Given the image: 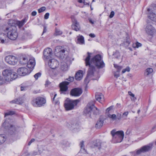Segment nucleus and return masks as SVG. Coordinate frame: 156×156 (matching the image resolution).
<instances>
[{
  "label": "nucleus",
  "mask_w": 156,
  "mask_h": 156,
  "mask_svg": "<svg viewBox=\"0 0 156 156\" xmlns=\"http://www.w3.org/2000/svg\"><path fill=\"white\" fill-rule=\"evenodd\" d=\"M44 147L43 146H41L39 148L38 152L39 154H41L44 150Z\"/></svg>",
  "instance_id": "79ce46f5"
},
{
  "label": "nucleus",
  "mask_w": 156,
  "mask_h": 156,
  "mask_svg": "<svg viewBox=\"0 0 156 156\" xmlns=\"http://www.w3.org/2000/svg\"><path fill=\"white\" fill-rule=\"evenodd\" d=\"M39 154L38 152L36 151H31L30 153L28 154V155H30L31 156H34L37 155H38Z\"/></svg>",
  "instance_id": "e433bc0d"
},
{
  "label": "nucleus",
  "mask_w": 156,
  "mask_h": 156,
  "mask_svg": "<svg viewBox=\"0 0 156 156\" xmlns=\"http://www.w3.org/2000/svg\"><path fill=\"white\" fill-rule=\"evenodd\" d=\"M15 112L14 111H7L5 113V117L8 115H11L15 114Z\"/></svg>",
  "instance_id": "c9c22d12"
},
{
  "label": "nucleus",
  "mask_w": 156,
  "mask_h": 156,
  "mask_svg": "<svg viewBox=\"0 0 156 156\" xmlns=\"http://www.w3.org/2000/svg\"><path fill=\"white\" fill-rule=\"evenodd\" d=\"M153 72V69L151 68H147V69L144 72V75L145 76H148L151 74Z\"/></svg>",
  "instance_id": "2f4dec72"
},
{
  "label": "nucleus",
  "mask_w": 156,
  "mask_h": 156,
  "mask_svg": "<svg viewBox=\"0 0 156 156\" xmlns=\"http://www.w3.org/2000/svg\"><path fill=\"white\" fill-rule=\"evenodd\" d=\"M43 54L45 58L46 59L50 58L52 55L51 49L49 48H46L44 51Z\"/></svg>",
  "instance_id": "f3484780"
},
{
  "label": "nucleus",
  "mask_w": 156,
  "mask_h": 156,
  "mask_svg": "<svg viewBox=\"0 0 156 156\" xmlns=\"http://www.w3.org/2000/svg\"><path fill=\"white\" fill-rule=\"evenodd\" d=\"M89 21L90 22V23H91L93 24L94 23V22L91 19H89Z\"/></svg>",
  "instance_id": "680f3d73"
},
{
  "label": "nucleus",
  "mask_w": 156,
  "mask_h": 156,
  "mask_svg": "<svg viewBox=\"0 0 156 156\" xmlns=\"http://www.w3.org/2000/svg\"><path fill=\"white\" fill-rule=\"evenodd\" d=\"M9 26L6 27L5 30L7 31V35L9 39L15 40L17 38L18 35L16 26L9 24Z\"/></svg>",
  "instance_id": "f03ea898"
},
{
  "label": "nucleus",
  "mask_w": 156,
  "mask_h": 156,
  "mask_svg": "<svg viewBox=\"0 0 156 156\" xmlns=\"http://www.w3.org/2000/svg\"><path fill=\"white\" fill-rule=\"evenodd\" d=\"M148 17L151 20L156 22V15L154 13L152 12L149 13Z\"/></svg>",
  "instance_id": "c756f323"
},
{
  "label": "nucleus",
  "mask_w": 156,
  "mask_h": 156,
  "mask_svg": "<svg viewBox=\"0 0 156 156\" xmlns=\"http://www.w3.org/2000/svg\"><path fill=\"white\" fill-rule=\"evenodd\" d=\"M6 62L9 64L14 65L18 62V59L16 57L13 55H9L5 58Z\"/></svg>",
  "instance_id": "1a4fd4ad"
},
{
  "label": "nucleus",
  "mask_w": 156,
  "mask_h": 156,
  "mask_svg": "<svg viewBox=\"0 0 156 156\" xmlns=\"http://www.w3.org/2000/svg\"><path fill=\"white\" fill-rule=\"evenodd\" d=\"M78 2L80 3H83L85 4V0H78Z\"/></svg>",
  "instance_id": "13d9d810"
},
{
  "label": "nucleus",
  "mask_w": 156,
  "mask_h": 156,
  "mask_svg": "<svg viewBox=\"0 0 156 156\" xmlns=\"http://www.w3.org/2000/svg\"><path fill=\"white\" fill-rule=\"evenodd\" d=\"M69 82L66 81L62 82L60 84L61 90L63 91H66L68 88L67 85H69Z\"/></svg>",
  "instance_id": "6ab92c4d"
},
{
  "label": "nucleus",
  "mask_w": 156,
  "mask_h": 156,
  "mask_svg": "<svg viewBox=\"0 0 156 156\" xmlns=\"http://www.w3.org/2000/svg\"><path fill=\"white\" fill-rule=\"evenodd\" d=\"M151 147L149 146L146 145L142 147L141 149L136 151L137 154H140L141 152H144L147 151L151 149Z\"/></svg>",
  "instance_id": "412c9836"
},
{
  "label": "nucleus",
  "mask_w": 156,
  "mask_h": 156,
  "mask_svg": "<svg viewBox=\"0 0 156 156\" xmlns=\"http://www.w3.org/2000/svg\"><path fill=\"white\" fill-rule=\"evenodd\" d=\"M103 144L101 143L100 140H97L94 145L96 148H98L100 151L101 150H104L105 147L102 146Z\"/></svg>",
  "instance_id": "393cba45"
},
{
  "label": "nucleus",
  "mask_w": 156,
  "mask_h": 156,
  "mask_svg": "<svg viewBox=\"0 0 156 156\" xmlns=\"http://www.w3.org/2000/svg\"><path fill=\"white\" fill-rule=\"evenodd\" d=\"M46 30H46V28L45 27H44V30H43V34L44 33H45L46 32Z\"/></svg>",
  "instance_id": "052dcab7"
},
{
  "label": "nucleus",
  "mask_w": 156,
  "mask_h": 156,
  "mask_svg": "<svg viewBox=\"0 0 156 156\" xmlns=\"http://www.w3.org/2000/svg\"><path fill=\"white\" fill-rule=\"evenodd\" d=\"M6 140V137L4 134L0 135V145L3 144Z\"/></svg>",
  "instance_id": "473e14b6"
},
{
  "label": "nucleus",
  "mask_w": 156,
  "mask_h": 156,
  "mask_svg": "<svg viewBox=\"0 0 156 156\" xmlns=\"http://www.w3.org/2000/svg\"><path fill=\"white\" fill-rule=\"evenodd\" d=\"M56 96H57L56 94H55L54 95V97L53 98V100H52L53 101H54L55 100V98Z\"/></svg>",
  "instance_id": "774afa93"
},
{
  "label": "nucleus",
  "mask_w": 156,
  "mask_h": 156,
  "mask_svg": "<svg viewBox=\"0 0 156 156\" xmlns=\"http://www.w3.org/2000/svg\"><path fill=\"white\" fill-rule=\"evenodd\" d=\"M26 88H27V87H24V86L21 87V91L25 90L26 89Z\"/></svg>",
  "instance_id": "4d7b16f0"
},
{
  "label": "nucleus",
  "mask_w": 156,
  "mask_h": 156,
  "mask_svg": "<svg viewBox=\"0 0 156 156\" xmlns=\"http://www.w3.org/2000/svg\"><path fill=\"white\" fill-rule=\"evenodd\" d=\"M48 65L51 69H54L58 67L59 65L58 61L55 59H52L48 62Z\"/></svg>",
  "instance_id": "2eb2a0df"
},
{
  "label": "nucleus",
  "mask_w": 156,
  "mask_h": 156,
  "mask_svg": "<svg viewBox=\"0 0 156 156\" xmlns=\"http://www.w3.org/2000/svg\"><path fill=\"white\" fill-rule=\"evenodd\" d=\"M5 81L9 82L16 79L18 76L17 74L13 70L6 69L4 70L2 73Z\"/></svg>",
  "instance_id": "7ed1b4c3"
},
{
  "label": "nucleus",
  "mask_w": 156,
  "mask_h": 156,
  "mask_svg": "<svg viewBox=\"0 0 156 156\" xmlns=\"http://www.w3.org/2000/svg\"><path fill=\"white\" fill-rule=\"evenodd\" d=\"M92 54V53L87 52V56L85 59L86 66H89L87 76L84 80L85 83L87 84L90 80H97L99 79L98 74L95 72V67L98 69H101L105 66V64L102 60L101 56L99 54L94 56L90 60Z\"/></svg>",
  "instance_id": "f257e3e1"
},
{
  "label": "nucleus",
  "mask_w": 156,
  "mask_h": 156,
  "mask_svg": "<svg viewBox=\"0 0 156 156\" xmlns=\"http://www.w3.org/2000/svg\"><path fill=\"white\" fill-rule=\"evenodd\" d=\"M49 83L50 82L48 81H46L45 84V86H46L47 85H48L49 84Z\"/></svg>",
  "instance_id": "0e129e2a"
},
{
  "label": "nucleus",
  "mask_w": 156,
  "mask_h": 156,
  "mask_svg": "<svg viewBox=\"0 0 156 156\" xmlns=\"http://www.w3.org/2000/svg\"><path fill=\"white\" fill-rule=\"evenodd\" d=\"M65 50L60 46L56 47L54 51L56 55L61 58H63L64 57L65 55Z\"/></svg>",
  "instance_id": "9b49d317"
},
{
  "label": "nucleus",
  "mask_w": 156,
  "mask_h": 156,
  "mask_svg": "<svg viewBox=\"0 0 156 156\" xmlns=\"http://www.w3.org/2000/svg\"><path fill=\"white\" fill-rule=\"evenodd\" d=\"M129 114V112L128 111L125 112L122 114V117L124 119H126V117Z\"/></svg>",
  "instance_id": "a19ab883"
},
{
  "label": "nucleus",
  "mask_w": 156,
  "mask_h": 156,
  "mask_svg": "<svg viewBox=\"0 0 156 156\" xmlns=\"http://www.w3.org/2000/svg\"><path fill=\"white\" fill-rule=\"evenodd\" d=\"M122 67L121 66H118V68H117V69L119 70H120L121 69H122Z\"/></svg>",
  "instance_id": "69168bd1"
},
{
  "label": "nucleus",
  "mask_w": 156,
  "mask_h": 156,
  "mask_svg": "<svg viewBox=\"0 0 156 156\" xmlns=\"http://www.w3.org/2000/svg\"><path fill=\"white\" fill-rule=\"evenodd\" d=\"M18 74L21 76H24L29 74L30 72H29L27 68L25 67H21L17 70Z\"/></svg>",
  "instance_id": "ddd939ff"
},
{
  "label": "nucleus",
  "mask_w": 156,
  "mask_h": 156,
  "mask_svg": "<svg viewBox=\"0 0 156 156\" xmlns=\"http://www.w3.org/2000/svg\"><path fill=\"white\" fill-rule=\"evenodd\" d=\"M49 16V13H46L44 16V18L45 19H47L48 18Z\"/></svg>",
  "instance_id": "3c124183"
},
{
  "label": "nucleus",
  "mask_w": 156,
  "mask_h": 156,
  "mask_svg": "<svg viewBox=\"0 0 156 156\" xmlns=\"http://www.w3.org/2000/svg\"><path fill=\"white\" fill-rule=\"evenodd\" d=\"M5 81V80L1 76H0V85L3 84Z\"/></svg>",
  "instance_id": "de8ad7c7"
},
{
  "label": "nucleus",
  "mask_w": 156,
  "mask_h": 156,
  "mask_svg": "<svg viewBox=\"0 0 156 156\" xmlns=\"http://www.w3.org/2000/svg\"><path fill=\"white\" fill-rule=\"evenodd\" d=\"M26 20L25 19H23L21 21L18 20H10L8 23L12 25L17 26L19 27V28L21 27L26 23Z\"/></svg>",
  "instance_id": "f8f14e48"
},
{
  "label": "nucleus",
  "mask_w": 156,
  "mask_h": 156,
  "mask_svg": "<svg viewBox=\"0 0 156 156\" xmlns=\"http://www.w3.org/2000/svg\"><path fill=\"white\" fill-rule=\"evenodd\" d=\"M99 110L94 105H88L84 110V112L86 114H88L90 116L92 112L94 114L97 115L99 114Z\"/></svg>",
  "instance_id": "423d86ee"
},
{
  "label": "nucleus",
  "mask_w": 156,
  "mask_h": 156,
  "mask_svg": "<svg viewBox=\"0 0 156 156\" xmlns=\"http://www.w3.org/2000/svg\"><path fill=\"white\" fill-rule=\"evenodd\" d=\"M60 69L62 71H67L68 69V66L67 63L64 62H62Z\"/></svg>",
  "instance_id": "bb28decb"
},
{
  "label": "nucleus",
  "mask_w": 156,
  "mask_h": 156,
  "mask_svg": "<svg viewBox=\"0 0 156 156\" xmlns=\"http://www.w3.org/2000/svg\"><path fill=\"white\" fill-rule=\"evenodd\" d=\"M114 76L116 78H117L119 76V72H117L115 73L114 74Z\"/></svg>",
  "instance_id": "864d4df0"
},
{
  "label": "nucleus",
  "mask_w": 156,
  "mask_h": 156,
  "mask_svg": "<svg viewBox=\"0 0 156 156\" xmlns=\"http://www.w3.org/2000/svg\"><path fill=\"white\" fill-rule=\"evenodd\" d=\"M72 21L73 23V24L72 25V29L76 31L79 30L80 28V27L77 20L74 19V21L72 20Z\"/></svg>",
  "instance_id": "5701e85b"
},
{
  "label": "nucleus",
  "mask_w": 156,
  "mask_h": 156,
  "mask_svg": "<svg viewBox=\"0 0 156 156\" xmlns=\"http://www.w3.org/2000/svg\"><path fill=\"white\" fill-rule=\"evenodd\" d=\"M130 70V68L128 67H127L126 69H124L122 70V72L123 73H124L126 72H129Z\"/></svg>",
  "instance_id": "49530a36"
},
{
  "label": "nucleus",
  "mask_w": 156,
  "mask_h": 156,
  "mask_svg": "<svg viewBox=\"0 0 156 156\" xmlns=\"http://www.w3.org/2000/svg\"><path fill=\"white\" fill-rule=\"evenodd\" d=\"M35 141V139H32L29 142L28 144V145L30 146V145L31 144L34 142Z\"/></svg>",
  "instance_id": "5fc2aeb1"
},
{
  "label": "nucleus",
  "mask_w": 156,
  "mask_h": 156,
  "mask_svg": "<svg viewBox=\"0 0 156 156\" xmlns=\"http://www.w3.org/2000/svg\"><path fill=\"white\" fill-rule=\"evenodd\" d=\"M156 128V126H153L152 128V129H151V131L152 132H153L154 131L153 130H154Z\"/></svg>",
  "instance_id": "e2e57ef3"
},
{
  "label": "nucleus",
  "mask_w": 156,
  "mask_h": 156,
  "mask_svg": "<svg viewBox=\"0 0 156 156\" xmlns=\"http://www.w3.org/2000/svg\"><path fill=\"white\" fill-rule=\"evenodd\" d=\"M128 94L129 95L132 97V98H131L132 100L135 101L136 99V98L135 97V95L133 94L131 91H129L128 92Z\"/></svg>",
  "instance_id": "ea45409f"
},
{
  "label": "nucleus",
  "mask_w": 156,
  "mask_h": 156,
  "mask_svg": "<svg viewBox=\"0 0 156 156\" xmlns=\"http://www.w3.org/2000/svg\"><path fill=\"white\" fill-rule=\"evenodd\" d=\"M41 74L40 73H38L36 74L34 76L36 80H37L38 77H40L41 76Z\"/></svg>",
  "instance_id": "a18cd8bd"
},
{
  "label": "nucleus",
  "mask_w": 156,
  "mask_h": 156,
  "mask_svg": "<svg viewBox=\"0 0 156 156\" xmlns=\"http://www.w3.org/2000/svg\"><path fill=\"white\" fill-rule=\"evenodd\" d=\"M115 12L113 11H112L109 16V17L110 18H112L114 16Z\"/></svg>",
  "instance_id": "09e8293b"
},
{
  "label": "nucleus",
  "mask_w": 156,
  "mask_h": 156,
  "mask_svg": "<svg viewBox=\"0 0 156 156\" xmlns=\"http://www.w3.org/2000/svg\"><path fill=\"white\" fill-rule=\"evenodd\" d=\"M53 69H51L49 70V72L50 73H51V75H53L55 76H56L58 74V72L57 70Z\"/></svg>",
  "instance_id": "f704fd0d"
},
{
  "label": "nucleus",
  "mask_w": 156,
  "mask_h": 156,
  "mask_svg": "<svg viewBox=\"0 0 156 156\" xmlns=\"http://www.w3.org/2000/svg\"><path fill=\"white\" fill-rule=\"evenodd\" d=\"M81 89L79 88H75L73 89L70 91V95L72 96L77 97L80 96L82 93Z\"/></svg>",
  "instance_id": "dca6fc26"
},
{
  "label": "nucleus",
  "mask_w": 156,
  "mask_h": 156,
  "mask_svg": "<svg viewBox=\"0 0 156 156\" xmlns=\"http://www.w3.org/2000/svg\"><path fill=\"white\" fill-rule=\"evenodd\" d=\"M117 55V56L116 57V58H118L120 56L119 53V51H116L115 52V53H114L113 54V55Z\"/></svg>",
  "instance_id": "8fccbe9b"
},
{
  "label": "nucleus",
  "mask_w": 156,
  "mask_h": 156,
  "mask_svg": "<svg viewBox=\"0 0 156 156\" xmlns=\"http://www.w3.org/2000/svg\"><path fill=\"white\" fill-rule=\"evenodd\" d=\"M80 147L81 148V152L82 153H87L86 151L84 149V142L83 141H81L80 144Z\"/></svg>",
  "instance_id": "72a5a7b5"
},
{
  "label": "nucleus",
  "mask_w": 156,
  "mask_h": 156,
  "mask_svg": "<svg viewBox=\"0 0 156 156\" xmlns=\"http://www.w3.org/2000/svg\"><path fill=\"white\" fill-rule=\"evenodd\" d=\"M62 32L60 29L56 28L55 29V34L56 35H59L62 34Z\"/></svg>",
  "instance_id": "4c0bfd02"
},
{
  "label": "nucleus",
  "mask_w": 156,
  "mask_h": 156,
  "mask_svg": "<svg viewBox=\"0 0 156 156\" xmlns=\"http://www.w3.org/2000/svg\"><path fill=\"white\" fill-rule=\"evenodd\" d=\"M141 44L138 42H136L135 44H133V47L134 48H138L139 47L141 46Z\"/></svg>",
  "instance_id": "58836bf2"
},
{
  "label": "nucleus",
  "mask_w": 156,
  "mask_h": 156,
  "mask_svg": "<svg viewBox=\"0 0 156 156\" xmlns=\"http://www.w3.org/2000/svg\"><path fill=\"white\" fill-rule=\"evenodd\" d=\"M114 67L115 68H116L117 69V68H118V66L116 64H114Z\"/></svg>",
  "instance_id": "338daca9"
},
{
  "label": "nucleus",
  "mask_w": 156,
  "mask_h": 156,
  "mask_svg": "<svg viewBox=\"0 0 156 156\" xmlns=\"http://www.w3.org/2000/svg\"><path fill=\"white\" fill-rule=\"evenodd\" d=\"M46 102V100L44 98L39 97L34 99L32 101V104L35 107L41 106Z\"/></svg>",
  "instance_id": "6e6552de"
},
{
  "label": "nucleus",
  "mask_w": 156,
  "mask_h": 156,
  "mask_svg": "<svg viewBox=\"0 0 156 156\" xmlns=\"http://www.w3.org/2000/svg\"><path fill=\"white\" fill-rule=\"evenodd\" d=\"M96 99L100 103L104 101V97L103 95L100 93H97L95 94Z\"/></svg>",
  "instance_id": "b1692460"
},
{
  "label": "nucleus",
  "mask_w": 156,
  "mask_h": 156,
  "mask_svg": "<svg viewBox=\"0 0 156 156\" xmlns=\"http://www.w3.org/2000/svg\"><path fill=\"white\" fill-rule=\"evenodd\" d=\"M130 39L128 37H126V39H125L123 43H122V45L126 47H127L130 44Z\"/></svg>",
  "instance_id": "cd10ccee"
},
{
  "label": "nucleus",
  "mask_w": 156,
  "mask_h": 156,
  "mask_svg": "<svg viewBox=\"0 0 156 156\" xmlns=\"http://www.w3.org/2000/svg\"><path fill=\"white\" fill-rule=\"evenodd\" d=\"M89 35L91 37H95V35L93 34H89Z\"/></svg>",
  "instance_id": "bf43d9fd"
},
{
  "label": "nucleus",
  "mask_w": 156,
  "mask_h": 156,
  "mask_svg": "<svg viewBox=\"0 0 156 156\" xmlns=\"http://www.w3.org/2000/svg\"><path fill=\"white\" fill-rule=\"evenodd\" d=\"M74 79V78L73 77H70L67 78L66 80L70 82H72L73 81Z\"/></svg>",
  "instance_id": "603ef678"
},
{
  "label": "nucleus",
  "mask_w": 156,
  "mask_h": 156,
  "mask_svg": "<svg viewBox=\"0 0 156 156\" xmlns=\"http://www.w3.org/2000/svg\"><path fill=\"white\" fill-rule=\"evenodd\" d=\"M46 9V8L45 7H42L41 8L38 9V12L39 13H40L44 11Z\"/></svg>",
  "instance_id": "c03bdc74"
},
{
  "label": "nucleus",
  "mask_w": 156,
  "mask_h": 156,
  "mask_svg": "<svg viewBox=\"0 0 156 156\" xmlns=\"http://www.w3.org/2000/svg\"><path fill=\"white\" fill-rule=\"evenodd\" d=\"M146 33L149 35L152 36L156 32V30L154 27L150 24H147L145 29Z\"/></svg>",
  "instance_id": "9d476101"
},
{
  "label": "nucleus",
  "mask_w": 156,
  "mask_h": 156,
  "mask_svg": "<svg viewBox=\"0 0 156 156\" xmlns=\"http://www.w3.org/2000/svg\"><path fill=\"white\" fill-rule=\"evenodd\" d=\"M105 118L103 116H101L97 121L96 125L95 127L97 128H100L103 126L104 121Z\"/></svg>",
  "instance_id": "aec40b11"
},
{
  "label": "nucleus",
  "mask_w": 156,
  "mask_h": 156,
  "mask_svg": "<svg viewBox=\"0 0 156 156\" xmlns=\"http://www.w3.org/2000/svg\"><path fill=\"white\" fill-rule=\"evenodd\" d=\"M108 117L112 119L113 120H119L121 119L122 117L121 114L119 113L117 114V115L114 114L111 115L110 113H108L107 115Z\"/></svg>",
  "instance_id": "a211bd4d"
},
{
  "label": "nucleus",
  "mask_w": 156,
  "mask_h": 156,
  "mask_svg": "<svg viewBox=\"0 0 156 156\" xmlns=\"http://www.w3.org/2000/svg\"><path fill=\"white\" fill-rule=\"evenodd\" d=\"M37 12L35 11H33L31 13V15L33 16H34L36 15Z\"/></svg>",
  "instance_id": "6e6d98bb"
},
{
  "label": "nucleus",
  "mask_w": 156,
  "mask_h": 156,
  "mask_svg": "<svg viewBox=\"0 0 156 156\" xmlns=\"http://www.w3.org/2000/svg\"><path fill=\"white\" fill-rule=\"evenodd\" d=\"M77 37L78 43L80 44H84V38L82 36L79 35Z\"/></svg>",
  "instance_id": "c85d7f7f"
},
{
  "label": "nucleus",
  "mask_w": 156,
  "mask_h": 156,
  "mask_svg": "<svg viewBox=\"0 0 156 156\" xmlns=\"http://www.w3.org/2000/svg\"><path fill=\"white\" fill-rule=\"evenodd\" d=\"M9 41L7 34L4 33H0V43L2 44H6Z\"/></svg>",
  "instance_id": "4468645a"
},
{
  "label": "nucleus",
  "mask_w": 156,
  "mask_h": 156,
  "mask_svg": "<svg viewBox=\"0 0 156 156\" xmlns=\"http://www.w3.org/2000/svg\"><path fill=\"white\" fill-rule=\"evenodd\" d=\"M111 134L114 139H116L117 142H120L122 140L124 136V133L122 131H116L113 129L111 131Z\"/></svg>",
  "instance_id": "39448f33"
},
{
  "label": "nucleus",
  "mask_w": 156,
  "mask_h": 156,
  "mask_svg": "<svg viewBox=\"0 0 156 156\" xmlns=\"http://www.w3.org/2000/svg\"><path fill=\"white\" fill-rule=\"evenodd\" d=\"M113 108V106H111L107 108L106 110V115H108V113H110L109 112Z\"/></svg>",
  "instance_id": "37998d69"
},
{
  "label": "nucleus",
  "mask_w": 156,
  "mask_h": 156,
  "mask_svg": "<svg viewBox=\"0 0 156 156\" xmlns=\"http://www.w3.org/2000/svg\"><path fill=\"white\" fill-rule=\"evenodd\" d=\"M83 76V71L82 70H79L76 73L75 76V78L76 80H80L82 79Z\"/></svg>",
  "instance_id": "a878e982"
},
{
  "label": "nucleus",
  "mask_w": 156,
  "mask_h": 156,
  "mask_svg": "<svg viewBox=\"0 0 156 156\" xmlns=\"http://www.w3.org/2000/svg\"><path fill=\"white\" fill-rule=\"evenodd\" d=\"M11 122V120L10 119L5 120L3 123L2 126L5 129H8L12 134L15 131L16 128L14 126L10 123Z\"/></svg>",
  "instance_id": "0eeeda50"
},
{
  "label": "nucleus",
  "mask_w": 156,
  "mask_h": 156,
  "mask_svg": "<svg viewBox=\"0 0 156 156\" xmlns=\"http://www.w3.org/2000/svg\"><path fill=\"white\" fill-rule=\"evenodd\" d=\"M27 67L30 69L33 68L35 65V61L34 58H32L29 59L27 62Z\"/></svg>",
  "instance_id": "4be33fe9"
},
{
  "label": "nucleus",
  "mask_w": 156,
  "mask_h": 156,
  "mask_svg": "<svg viewBox=\"0 0 156 156\" xmlns=\"http://www.w3.org/2000/svg\"><path fill=\"white\" fill-rule=\"evenodd\" d=\"M28 62V59L26 57H23L20 58V64L23 65L26 64Z\"/></svg>",
  "instance_id": "7c9ffc66"
},
{
  "label": "nucleus",
  "mask_w": 156,
  "mask_h": 156,
  "mask_svg": "<svg viewBox=\"0 0 156 156\" xmlns=\"http://www.w3.org/2000/svg\"><path fill=\"white\" fill-rule=\"evenodd\" d=\"M79 101L78 100H72L67 99L65 101L64 105L67 111L72 110Z\"/></svg>",
  "instance_id": "20e7f679"
}]
</instances>
